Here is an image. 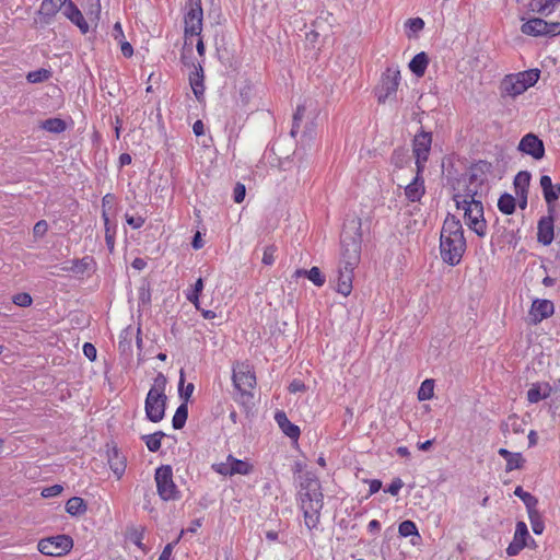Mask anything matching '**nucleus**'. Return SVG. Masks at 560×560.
<instances>
[{
	"label": "nucleus",
	"mask_w": 560,
	"mask_h": 560,
	"mask_svg": "<svg viewBox=\"0 0 560 560\" xmlns=\"http://www.w3.org/2000/svg\"><path fill=\"white\" fill-rule=\"evenodd\" d=\"M490 170L491 163L480 160L470 166L467 174V179H463V188H460L462 179L456 180L457 186L453 184V189L457 190L453 195V200L455 201L457 209H460L462 205L482 201V188L486 185L487 173H489Z\"/></svg>",
	"instance_id": "obj_1"
},
{
	"label": "nucleus",
	"mask_w": 560,
	"mask_h": 560,
	"mask_svg": "<svg viewBox=\"0 0 560 560\" xmlns=\"http://www.w3.org/2000/svg\"><path fill=\"white\" fill-rule=\"evenodd\" d=\"M342 246L345 247L343 260L338 268L337 292L348 296L352 290L353 270L360 259L361 241L360 238H352L350 243L342 241Z\"/></svg>",
	"instance_id": "obj_2"
},
{
	"label": "nucleus",
	"mask_w": 560,
	"mask_h": 560,
	"mask_svg": "<svg viewBox=\"0 0 560 560\" xmlns=\"http://www.w3.org/2000/svg\"><path fill=\"white\" fill-rule=\"evenodd\" d=\"M166 385V376L159 372L147 394L144 400L145 418L153 423L161 422L165 417L168 400L165 393Z\"/></svg>",
	"instance_id": "obj_3"
},
{
	"label": "nucleus",
	"mask_w": 560,
	"mask_h": 560,
	"mask_svg": "<svg viewBox=\"0 0 560 560\" xmlns=\"http://www.w3.org/2000/svg\"><path fill=\"white\" fill-rule=\"evenodd\" d=\"M324 495L320 490L302 491L300 493L301 510L303 511L305 526L313 530L317 528L320 520V511L324 506Z\"/></svg>",
	"instance_id": "obj_4"
},
{
	"label": "nucleus",
	"mask_w": 560,
	"mask_h": 560,
	"mask_svg": "<svg viewBox=\"0 0 560 560\" xmlns=\"http://www.w3.org/2000/svg\"><path fill=\"white\" fill-rule=\"evenodd\" d=\"M466 252V240L459 236H440V255L451 267L459 265Z\"/></svg>",
	"instance_id": "obj_5"
},
{
	"label": "nucleus",
	"mask_w": 560,
	"mask_h": 560,
	"mask_svg": "<svg viewBox=\"0 0 560 560\" xmlns=\"http://www.w3.org/2000/svg\"><path fill=\"white\" fill-rule=\"evenodd\" d=\"M401 75L398 66H389L381 75V81L375 89L378 103L384 104L387 100L396 97Z\"/></svg>",
	"instance_id": "obj_6"
},
{
	"label": "nucleus",
	"mask_w": 560,
	"mask_h": 560,
	"mask_svg": "<svg viewBox=\"0 0 560 560\" xmlns=\"http://www.w3.org/2000/svg\"><path fill=\"white\" fill-rule=\"evenodd\" d=\"M154 479L158 494L163 501H176L180 498V491L173 480V469L170 465L158 467Z\"/></svg>",
	"instance_id": "obj_7"
},
{
	"label": "nucleus",
	"mask_w": 560,
	"mask_h": 560,
	"mask_svg": "<svg viewBox=\"0 0 560 560\" xmlns=\"http://www.w3.org/2000/svg\"><path fill=\"white\" fill-rule=\"evenodd\" d=\"M73 548V539L66 534L42 538L37 544L40 553L50 557H62Z\"/></svg>",
	"instance_id": "obj_8"
},
{
	"label": "nucleus",
	"mask_w": 560,
	"mask_h": 560,
	"mask_svg": "<svg viewBox=\"0 0 560 560\" xmlns=\"http://www.w3.org/2000/svg\"><path fill=\"white\" fill-rule=\"evenodd\" d=\"M432 145V132L421 128L412 139V153L416 158V167L419 172H423L425 163L429 160V154Z\"/></svg>",
	"instance_id": "obj_9"
},
{
	"label": "nucleus",
	"mask_w": 560,
	"mask_h": 560,
	"mask_svg": "<svg viewBox=\"0 0 560 560\" xmlns=\"http://www.w3.org/2000/svg\"><path fill=\"white\" fill-rule=\"evenodd\" d=\"M460 209L464 210V217L468 228L472 230L478 236H485L487 232V223L483 219L482 201L462 205Z\"/></svg>",
	"instance_id": "obj_10"
},
{
	"label": "nucleus",
	"mask_w": 560,
	"mask_h": 560,
	"mask_svg": "<svg viewBox=\"0 0 560 560\" xmlns=\"http://www.w3.org/2000/svg\"><path fill=\"white\" fill-rule=\"evenodd\" d=\"M203 12L201 0H190L189 9L184 16V34L188 36H200L202 32Z\"/></svg>",
	"instance_id": "obj_11"
},
{
	"label": "nucleus",
	"mask_w": 560,
	"mask_h": 560,
	"mask_svg": "<svg viewBox=\"0 0 560 560\" xmlns=\"http://www.w3.org/2000/svg\"><path fill=\"white\" fill-rule=\"evenodd\" d=\"M517 150L523 154L532 156L536 161L541 160L546 153L544 141L533 132L522 137Z\"/></svg>",
	"instance_id": "obj_12"
},
{
	"label": "nucleus",
	"mask_w": 560,
	"mask_h": 560,
	"mask_svg": "<svg viewBox=\"0 0 560 560\" xmlns=\"http://www.w3.org/2000/svg\"><path fill=\"white\" fill-rule=\"evenodd\" d=\"M232 382L237 390L254 389L257 384L253 368L246 363H238L233 368Z\"/></svg>",
	"instance_id": "obj_13"
},
{
	"label": "nucleus",
	"mask_w": 560,
	"mask_h": 560,
	"mask_svg": "<svg viewBox=\"0 0 560 560\" xmlns=\"http://www.w3.org/2000/svg\"><path fill=\"white\" fill-rule=\"evenodd\" d=\"M555 312V305L550 300L535 299L529 310V317L533 324H538L550 317Z\"/></svg>",
	"instance_id": "obj_14"
},
{
	"label": "nucleus",
	"mask_w": 560,
	"mask_h": 560,
	"mask_svg": "<svg viewBox=\"0 0 560 560\" xmlns=\"http://www.w3.org/2000/svg\"><path fill=\"white\" fill-rule=\"evenodd\" d=\"M62 14L78 28L82 34H86L90 31L89 23L84 19L82 12L72 0H68L66 3Z\"/></svg>",
	"instance_id": "obj_15"
},
{
	"label": "nucleus",
	"mask_w": 560,
	"mask_h": 560,
	"mask_svg": "<svg viewBox=\"0 0 560 560\" xmlns=\"http://www.w3.org/2000/svg\"><path fill=\"white\" fill-rule=\"evenodd\" d=\"M537 230V241L545 246L550 245L555 237L553 212L539 219Z\"/></svg>",
	"instance_id": "obj_16"
},
{
	"label": "nucleus",
	"mask_w": 560,
	"mask_h": 560,
	"mask_svg": "<svg viewBox=\"0 0 560 560\" xmlns=\"http://www.w3.org/2000/svg\"><path fill=\"white\" fill-rule=\"evenodd\" d=\"M540 187L548 206V212H555L553 203L559 199L560 184L553 185L549 175H542L540 177Z\"/></svg>",
	"instance_id": "obj_17"
},
{
	"label": "nucleus",
	"mask_w": 560,
	"mask_h": 560,
	"mask_svg": "<svg viewBox=\"0 0 560 560\" xmlns=\"http://www.w3.org/2000/svg\"><path fill=\"white\" fill-rule=\"evenodd\" d=\"M68 0H42L39 10L37 14L40 18V21L45 24H49L56 14L63 10Z\"/></svg>",
	"instance_id": "obj_18"
},
{
	"label": "nucleus",
	"mask_w": 560,
	"mask_h": 560,
	"mask_svg": "<svg viewBox=\"0 0 560 560\" xmlns=\"http://www.w3.org/2000/svg\"><path fill=\"white\" fill-rule=\"evenodd\" d=\"M501 95L516 97L523 94L526 91L524 84H522L521 80L516 77L515 73L506 74L500 84Z\"/></svg>",
	"instance_id": "obj_19"
},
{
	"label": "nucleus",
	"mask_w": 560,
	"mask_h": 560,
	"mask_svg": "<svg viewBox=\"0 0 560 560\" xmlns=\"http://www.w3.org/2000/svg\"><path fill=\"white\" fill-rule=\"evenodd\" d=\"M423 172H419L417 168L416 176L405 187V196L408 201L417 202L420 201L423 195L425 194L424 179L422 177Z\"/></svg>",
	"instance_id": "obj_20"
},
{
	"label": "nucleus",
	"mask_w": 560,
	"mask_h": 560,
	"mask_svg": "<svg viewBox=\"0 0 560 560\" xmlns=\"http://www.w3.org/2000/svg\"><path fill=\"white\" fill-rule=\"evenodd\" d=\"M275 421L284 435L293 441L299 440L301 434L300 428L288 419L287 413L283 410H278L275 413Z\"/></svg>",
	"instance_id": "obj_21"
},
{
	"label": "nucleus",
	"mask_w": 560,
	"mask_h": 560,
	"mask_svg": "<svg viewBox=\"0 0 560 560\" xmlns=\"http://www.w3.org/2000/svg\"><path fill=\"white\" fill-rule=\"evenodd\" d=\"M107 462L114 475L119 479L126 470V457L116 446L107 450Z\"/></svg>",
	"instance_id": "obj_22"
},
{
	"label": "nucleus",
	"mask_w": 560,
	"mask_h": 560,
	"mask_svg": "<svg viewBox=\"0 0 560 560\" xmlns=\"http://www.w3.org/2000/svg\"><path fill=\"white\" fill-rule=\"evenodd\" d=\"M552 387L549 383H534L527 390V401L529 404H537L542 399L548 398L551 395Z\"/></svg>",
	"instance_id": "obj_23"
},
{
	"label": "nucleus",
	"mask_w": 560,
	"mask_h": 560,
	"mask_svg": "<svg viewBox=\"0 0 560 560\" xmlns=\"http://www.w3.org/2000/svg\"><path fill=\"white\" fill-rule=\"evenodd\" d=\"M521 31L528 36H547V21L540 18L529 19L522 24Z\"/></svg>",
	"instance_id": "obj_24"
},
{
	"label": "nucleus",
	"mask_w": 560,
	"mask_h": 560,
	"mask_svg": "<svg viewBox=\"0 0 560 560\" xmlns=\"http://www.w3.org/2000/svg\"><path fill=\"white\" fill-rule=\"evenodd\" d=\"M189 84L192 93L198 101H201L205 94L203 69L200 65L195 66V70L189 74Z\"/></svg>",
	"instance_id": "obj_25"
},
{
	"label": "nucleus",
	"mask_w": 560,
	"mask_h": 560,
	"mask_svg": "<svg viewBox=\"0 0 560 560\" xmlns=\"http://www.w3.org/2000/svg\"><path fill=\"white\" fill-rule=\"evenodd\" d=\"M441 236H459L464 237V230L459 219L448 213L443 222Z\"/></svg>",
	"instance_id": "obj_26"
},
{
	"label": "nucleus",
	"mask_w": 560,
	"mask_h": 560,
	"mask_svg": "<svg viewBox=\"0 0 560 560\" xmlns=\"http://www.w3.org/2000/svg\"><path fill=\"white\" fill-rule=\"evenodd\" d=\"M429 65V57L427 52L421 51L418 52L409 62V69L410 71L418 78H421L424 75L425 70Z\"/></svg>",
	"instance_id": "obj_27"
},
{
	"label": "nucleus",
	"mask_w": 560,
	"mask_h": 560,
	"mask_svg": "<svg viewBox=\"0 0 560 560\" xmlns=\"http://www.w3.org/2000/svg\"><path fill=\"white\" fill-rule=\"evenodd\" d=\"M228 462L231 468V476L234 475H249L253 471V465L246 460L238 459L232 454L228 455Z\"/></svg>",
	"instance_id": "obj_28"
},
{
	"label": "nucleus",
	"mask_w": 560,
	"mask_h": 560,
	"mask_svg": "<svg viewBox=\"0 0 560 560\" xmlns=\"http://www.w3.org/2000/svg\"><path fill=\"white\" fill-rule=\"evenodd\" d=\"M94 264V258L91 256H84L83 258H77L71 260V266L63 268L66 271H71L75 275H84L91 266Z\"/></svg>",
	"instance_id": "obj_29"
},
{
	"label": "nucleus",
	"mask_w": 560,
	"mask_h": 560,
	"mask_svg": "<svg viewBox=\"0 0 560 560\" xmlns=\"http://www.w3.org/2000/svg\"><path fill=\"white\" fill-rule=\"evenodd\" d=\"M88 511L86 502L80 497H72L66 503V512L71 516H81Z\"/></svg>",
	"instance_id": "obj_30"
},
{
	"label": "nucleus",
	"mask_w": 560,
	"mask_h": 560,
	"mask_svg": "<svg viewBox=\"0 0 560 560\" xmlns=\"http://www.w3.org/2000/svg\"><path fill=\"white\" fill-rule=\"evenodd\" d=\"M398 533L401 537H412L411 542L416 545L415 538L417 540L421 539V536L418 532V527L415 522L410 520L402 521L398 526Z\"/></svg>",
	"instance_id": "obj_31"
},
{
	"label": "nucleus",
	"mask_w": 560,
	"mask_h": 560,
	"mask_svg": "<svg viewBox=\"0 0 560 560\" xmlns=\"http://www.w3.org/2000/svg\"><path fill=\"white\" fill-rule=\"evenodd\" d=\"M560 3V0H533L530 3L532 10L542 15H549Z\"/></svg>",
	"instance_id": "obj_32"
},
{
	"label": "nucleus",
	"mask_w": 560,
	"mask_h": 560,
	"mask_svg": "<svg viewBox=\"0 0 560 560\" xmlns=\"http://www.w3.org/2000/svg\"><path fill=\"white\" fill-rule=\"evenodd\" d=\"M516 77L521 80L522 84H524V88L528 90L529 88L534 86L537 81L540 78V70L537 68L524 70L521 72L515 73Z\"/></svg>",
	"instance_id": "obj_33"
},
{
	"label": "nucleus",
	"mask_w": 560,
	"mask_h": 560,
	"mask_svg": "<svg viewBox=\"0 0 560 560\" xmlns=\"http://www.w3.org/2000/svg\"><path fill=\"white\" fill-rule=\"evenodd\" d=\"M530 173L527 171H520L514 177V191L516 194L528 192V187L530 183Z\"/></svg>",
	"instance_id": "obj_34"
},
{
	"label": "nucleus",
	"mask_w": 560,
	"mask_h": 560,
	"mask_svg": "<svg viewBox=\"0 0 560 560\" xmlns=\"http://www.w3.org/2000/svg\"><path fill=\"white\" fill-rule=\"evenodd\" d=\"M514 495L520 498L525 504L527 513L537 509L538 499L532 493L525 491L521 486H517L514 490Z\"/></svg>",
	"instance_id": "obj_35"
},
{
	"label": "nucleus",
	"mask_w": 560,
	"mask_h": 560,
	"mask_svg": "<svg viewBox=\"0 0 560 560\" xmlns=\"http://www.w3.org/2000/svg\"><path fill=\"white\" fill-rule=\"evenodd\" d=\"M40 128L48 132L58 135L67 129V124L63 119L54 117L42 121Z\"/></svg>",
	"instance_id": "obj_36"
},
{
	"label": "nucleus",
	"mask_w": 560,
	"mask_h": 560,
	"mask_svg": "<svg viewBox=\"0 0 560 560\" xmlns=\"http://www.w3.org/2000/svg\"><path fill=\"white\" fill-rule=\"evenodd\" d=\"M102 219L104 221L105 228V243L110 253L114 252L115 248V235H116V226H110V221L107 212L102 213Z\"/></svg>",
	"instance_id": "obj_37"
},
{
	"label": "nucleus",
	"mask_w": 560,
	"mask_h": 560,
	"mask_svg": "<svg viewBox=\"0 0 560 560\" xmlns=\"http://www.w3.org/2000/svg\"><path fill=\"white\" fill-rule=\"evenodd\" d=\"M188 418V406L186 402H182L172 419V425L175 430H180L185 427Z\"/></svg>",
	"instance_id": "obj_38"
},
{
	"label": "nucleus",
	"mask_w": 560,
	"mask_h": 560,
	"mask_svg": "<svg viewBox=\"0 0 560 560\" xmlns=\"http://www.w3.org/2000/svg\"><path fill=\"white\" fill-rule=\"evenodd\" d=\"M410 161L408 150L404 147L394 149L390 155V162L396 168H402Z\"/></svg>",
	"instance_id": "obj_39"
},
{
	"label": "nucleus",
	"mask_w": 560,
	"mask_h": 560,
	"mask_svg": "<svg viewBox=\"0 0 560 560\" xmlns=\"http://www.w3.org/2000/svg\"><path fill=\"white\" fill-rule=\"evenodd\" d=\"M516 201L515 197L511 194L504 192L498 200V208L504 214H512L515 211Z\"/></svg>",
	"instance_id": "obj_40"
},
{
	"label": "nucleus",
	"mask_w": 560,
	"mask_h": 560,
	"mask_svg": "<svg viewBox=\"0 0 560 560\" xmlns=\"http://www.w3.org/2000/svg\"><path fill=\"white\" fill-rule=\"evenodd\" d=\"M164 436L166 434L163 431H155L152 434L143 435L141 439L144 441L148 450L155 453L161 448V441Z\"/></svg>",
	"instance_id": "obj_41"
},
{
	"label": "nucleus",
	"mask_w": 560,
	"mask_h": 560,
	"mask_svg": "<svg viewBox=\"0 0 560 560\" xmlns=\"http://www.w3.org/2000/svg\"><path fill=\"white\" fill-rule=\"evenodd\" d=\"M300 486H301V492L302 491H311L314 493V489L320 490V488H322L318 478L310 471L305 472L302 476V481H301Z\"/></svg>",
	"instance_id": "obj_42"
},
{
	"label": "nucleus",
	"mask_w": 560,
	"mask_h": 560,
	"mask_svg": "<svg viewBox=\"0 0 560 560\" xmlns=\"http://www.w3.org/2000/svg\"><path fill=\"white\" fill-rule=\"evenodd\" d=\"M527 514L534 534L541 535L545 530V523L541 514L538 512L537 509L534 511H529Z\"/></svg>",
	"instance_id": "obj_43"
},
{
	"label": "nucleus",
	"mask_w": 560,
	"mask_h": 560,
	"mask_svg": "<svg viewBox=\"0 0 560 560\" xmlns=\"http://www.w3.org/2000/svg\"><path fill=\"white\" fill-rule=\"evenodd\" d=\"M434 395V381L432 378L424 380L418 389V399L420 401L429 400Z\"/></svg>",
	"instance_id": "obj_44"
},
{
	"label": "nucleus",
	"mask_w": 560,
	"mask_h": 560,
	"mask_svg": "<svg viewBox=\"0 0 560 560\" xmlns=\"http://www.w3.org/2000/svg\"><path fill=\"white\" fill-rule=\"evenodd\" d=\"M305 112H306V105L305 104L298 105V107H296V109H295V112L293 114L292 128H291V131H290V135L292 137H295L298 135V132L300 130V125L303 121Z\"/></svg>",
	"instance_id": "obj_45"
},
{
	"label": "nucleus",
	"mask_w": 560,
	"mask_h": 560,
	"mask_svg": "<svg viewBox=\"0 0 560 560\" xmlns=\"http://www.w3.org/2000/svg\"><path fill=\"white\" fill-rule=\"evenodd\" d=\"M51 77V71L48 69H37L34 71H30L26 75V80L30 83H42L47 81Z\"/></svg>",
	"instance_id": "obj_46"
},
{
	"label": "nucleus",
	"mask_w": 560,
	"mask_h": 560,
	"mask_svg": "<svg viewBox=\"0 0 560 560\" xmlns=\"http://www.w3.org/2000/svg\"><path fill=\"white\" fill-rule=\"evenodd\" d=\"M184 382H185V375H184V371L180 370V377H179V384H178V394H179V397L184 400L183 402H188L189 398L191 397L192 393H194V389H195V386L192 383H188L185 387L184 386Z\"/></svg>",
	"instance_id": "obj_47"
},
{
	"label": "nucleus",
	"mask_w": 560,
	"mask_h": 560,
	"mask_svg": "<svg viewBox=\"0 0 560 560\" xmlns=\"http://www.w3.org/2000/svg\"><path fill=\"white\" fill-rule=\"evenodd\" d=\"M526 459L523 457L522 453H514V455L506 459L505 471L511 472L515 469H523L525 466Z\"/></svg>",
	"instance_id": "obj_48"
},
{
	"label": "nucleus",
	"mask_w": 560,
	"mask_h": 560,
	"mask_svg": "<svg viewBox=\"0 0 560 560\" xmlns=\"http://www.w3.org/2000/svg\"><path fill=\"white\" fill-rule=\"evenodd\" d=\"M530 538L527 525L523 521H518L515 526L513 540L520 541L527 546V539Z\"/></svg>",
	"instance_id": "obj_49"
},
{
	"label": "nucleus",
	"mask_w": 560,
	"mask_h": 560,
	"mask_svg": "<svg viewBox=\"0 0 560 560\" xmlns=\"http://www.w3.org/2000/svg\"><path fill=\"white\" fill-rule=\"evenodd\" d=\"M139 306H149L151 303V290L148 282H143L138 289Z\"/></svg>",
	"instance_id": "obj_50"
},
{
	"label": "nucleus",
	"mask_w": 560,
	"mask_h": 560,
	"mask_svg": "<svg viewBox=\"0 0 560 560\" xmlns=\"http://www.w3.org/2000/svg\"><path fill=\"white\" fill-rule=\"evenodd\" d=\"M305 277L310 281H312L316 287L324 285L326 281L325 276L322 273L318 267H312L310 270H306Z\"/></svg>",
	"instance_id": "obj_51"
},
{
	"label": "nucleus",
	"mask_w": 560,
	"mask_h": 560,
	"mask_svg": "<svg viewBox=\"0 0 560 560\" xmlns=\"http://www.w3.org/2000/svg\"><path fill=\"white\" fill-rule=\"evenodd\" d=\"M202 289H203V280L201 278H199L195 282L192 291L187 294V300L190 301L196 306L197 310H200L199 295H200Z\"/></svg>",
	"instance_id": "obj_52"
},
{
	"label": "nucleus",
	"mask_w": 560,
	"mask_h": 560,
	"mask_svg": "<svg viewBox=\"0 0 560 560\" xmlns=\"http://www.w3.org/2000/svg\"><path fill=\"white\" fill-rule=\"evenodd\" d=\"M238 392V397L236 398V401L245 407H250L254 405V394L252 393V389H241Z\"/></svg>",
	"instance_id": "obj_53"
},
{
	"label": "nucleus",
	"mask_w": 560,
	"mask_h": 560,
	"mask_svg": "<svg viewBox=\"0 0 560 560\" xmlns=\"http://www.w3.org/2000/svg\"><path fill=\"white\" fill-rule=\"evenodd\" d=\"M12 302L18 306L27 307L32 305L33 299L28 293L22 292L13 295Z\"/></svg>",
	"instance_id": "obj_54"
},
{
	"label": "nucleus",
	"mask_w": 560,
	"mask_h": 560,
	"mask_svg": "<svg viewBox=\"0 0 560 560\" xmlns=\"http://www.w3.org/2000/svg\"><path fill=\"white\" fill-rule=\"evenodd\" d=\"M276 252L277 247L275 245L266 246L262 254V264L266 266H271L276 260Z\"/></svg>",
	"instance_id": "obj_55"
},
{
	"label": "nucleus",
	"mask_w": 560,
	"mask_h": 560,
	"mask_svg": "<svg viewBox=\"0 0 560 560\" xmlns=\"http://www.w3.org/2000/svg\"><path fill=\"white\" fill-rule=\"evenodd\" d=\"M246 196V187L242 183H236L233 189V200L236 203H241L244 201Z\"/></svg>",
	"instance_id": "obj_56"
},
{
	"label": "nucleus",
	"mask_w": 560,
	"mask_h": 560,
	"mask_svg": "<svg viewBox=\"0 0 560 560\" xmlns=\"http://www.w3.org/2000/svg\"><path fill=\"white\" fill-rule=\"evenodd\" d=\"M126 222L129 226H131L135 230H138L143 226L145 219L143 217H133L128 213L125 214Z\"/></svg>",
	"instance_id": "obj_57"
},
{
	"label": "nucleus",
	"mask_w": 560,
	"mask_h": 560,
	"mask_svg": "<svg viewBox=\"0 0 560 560\" xmlns=\"http://www.w3.org/2000/svg\"><path fill=\"white\" fill-rule=\"evenodd\" d=\"M130 539L132 540V542L138 547L140 548L144 553L148 552V548L145 547L144 544H142V539H143V530H133L130 535Z\"/></svg>",
	"instance_id": "obj_58"
},
{
	"label": "nucleus",
	"mask_w": 560,
	"mask_h": 560,
	"mask_svg": "<svg viewBox=\"0 0 560 560\" xmlns=\"http://www.w3.org/2000/svg\"><path fill=\"white\" fill-rule=\"evenodd\" d=\"M88 1V15H94V19L98 20L101 14V2L100 0H86Z\"/></svg>",
	"instance_id": "obj_59"
},
{
	"label": "nucleus",
	"mask_w": 560,
	"mask_h": 560,
	"mask_svg": "<svg viewBox=\"0 0 560 560\" xmlns=\"http://www.w3.org/2000/svg\"><path fill=\"white\" fill-rule=\"evenodd\" d=\"M525 547V544L512 540L506 548V555L509 557L517 556Z\"/></svg>",
	"instance_id": "obj_60"
},
{
	"label": "nucleus",
	"mask_w": 560,
	"mask_h": 560,
	"mask_svg": "<svg viewBox=\"0 0 560 560\" xmlns=\"http://www.w3.org/2000/svg\"><path fill=\"white\" fill-rule=\"evenodd\" d=\"M404 487V482L400 478H394L393 481L385 489V492L390 493L392 495H398L399 491Z\"/></svg>",
	"instance_id": "obj_61"
},
{
	"label": "nucleus",
	"mask_w": 560,
	"mask_h": 560,
	"mask_svg": "<svg viewBox=\"0 0 560 560\" xmlns=\"http://www.w3.org/2000/svg\"><path fill=\"white\" fill-rule=\"evenodd\" d=\"M63 490L61 485H54L47 488H44L42 491V497L44 498H54L59 495Z\"/></svg>",
	"instance_id": "obj_62"
},
{
	"label": "nucleus",
	"mask_w": 560,
	"mask_h": 560,
	"mask_svg": "<svg viewBox=\"0 0 560 560\" xmlns=\"http://www.w3.org/2000/svg\"><path fill=\"white\" fill-rule=\"evenodd\" d=\"M48 230V224L45 220H39L33 228V234L35 237H43Z\"/></svg>",
	"instance_id": "obj_63"
},
{
	"label": "nucleus",
	"mask_w": 560,
	"mask_h": 560,
	"mask_svg": "<svg viewBox=\"0 0 560 560\" xmlns=\"http://www.w3.org/2000/svg\"><path fill=\"white\" fill-rule=\"evenodd\" d=\"M83 354L90 360V361H95L96 360V357H97V350L95 348V346L91 342H85L83 345Z\"/></svg>",
	"instance_id": "obj_64"
}]
</instances>
